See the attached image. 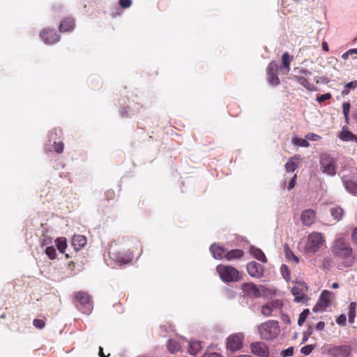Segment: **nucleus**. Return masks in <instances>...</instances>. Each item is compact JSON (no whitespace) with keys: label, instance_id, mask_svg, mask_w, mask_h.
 <instances>
[{"label":"nucleus","instance_id":"nucleus-10","mask_svg":"<svg viewBox=\"0 0 357 357\" xmlns=\"http://www.w3.org/2000/svg\"><path fill=\"white\" fill-rule=\"evenodd\" d=\"M251 352L258 357H269L268 347L262 342H255L250 344Z\"/></svg>","mask_w":357,"mask_h":357},{"label":"nucleus","instance_id":"nucleus-39","mask_svg":"<svg viewBox=\"0 0 357 357\" xmlns=\"http://www.w3.org/2000/svg\"><path fill=\"white\" fill-rule=\"evenodd\" d=\"M309 310L308 309H305L299 315V318H298V324L299 326H302L303 324V323L305 322L307 317L308 316L309 314Z\"/></svg>","mask_w":357,"mask_h":357},{"label":"nucleus","instance_id":"nucleus-40","mask_svg":"<svg viewBox=\"0 0 357 357\" xmlns=\"http://www.w3.org/2000/svg\"><path fill=\"white\" fill-rule=\"evenodd\" d=\"M343 114L347 121L349 119V114L350 110V104L347 102H344L342 104Z\"/></svg>","mask_w":357,"mask_h":357},{"label":"nucleus","instance_id":"nucleus-37","mask_svg":"<svg viewBox=\"0 0 357 357\" xmlns=\"http://www.w3.org/2000/svg\"><path fill=\"white\" fill-rule=\"evenodd\" d=\"M346 89L342 91V93L347 95L350 90H354L357 88V80L350 82L345 85Z\"/></svg>","mask_w":357,"mask_h":357},{"label":"nucleus","instance_id":"nucleus-20","mask_svg":"<svg viewBox=\"0 0 357 357\" xmlns=\"http://www.w3.org/2000/svg\"><path fill=\"white\" fill-rule=\"evenodd\" d=\"M242 289L243 293L246 295H250L254 296H259L260 291L257 286L253 283H245L242 285Z\"/></svg>","mask_w":357,"mask_h":357},{"label":"nucleus","instance_id":"nucleus-34","mask_svg":"<svg viewBox=\"0 0 357 357\" xmlns=\"http://www.w3.org/2000/svg\"><path fill=\"white\" fill-rule=\"evenodd\" d=\"M297 167L296 163L294 161V158H290L285 164V169L287 172H293Z\"/></svg>","mask_w":357,"mask_h":357},{"label":"nucleus","instance_id":"nucleus-38","mask_svg":"<svg viewBox=\"0 0 357 357\" xmlns=\"http://www.w3.org/2000/svg\"><path fill=\"white\" fill-rule=\"evenodd\" d=\"M45 254L50 259H54L56 257V252L53 245L47 246L45 248Z\"/></svg>","mask_w":357,"mask_h":357},{"label":"nucleus","instance_id":"nucleus-16","mask_svg":"<svg viewBox=\"0 0 357 357\" xmlns=\"http://www.w3.org/2000/svg\"><path fill=\"white\" fill-rule=\"evenodd\" d=\"M301 220L305 226L312 225L315 220V211L312 209H306L303 211Z\"/></svg>","mask_w":357,"mask_h":357},{"label":"nucleus","instance_id":"nucleus-56","mask_svg":"<svg viewBox=\"0 0 357 357\" xmlns=\"http://www.w3.org/2000/svg\"><path fill=\"white\" fill-rule=\"evenodd\" d=\"M322 48L326 52H328L329 50H328V44H327L326 42H323L322 43Z\"/></svg>","mask_w":357,"mask_h":357},{"label":"nucleus","instance_id":"nucleus-35","mask_svg":"<svg viewBox=\"0 0 357 357\" xmlns=\"http://www.w3.org/2000/svg\"><path fill=\"white\" fill-rule=\"evenodd\" d=\"M262 314H264L266 317L271 316L273 312V304L272 303H268L264 306L261 307V310Z\"/></svg>","mask_w":357,"mask_h":357},{"label":"nucleus","instance_id":"nucleus-31","mask_svg":"<svg viewBox=\"0 0 357 357\" xmlns=\"http://www.w3.org/2000/svg\"><path fill=\"white\" fill-rule=\"evenodd\" d=\"M331 213L334 219L340 220L343 215V210L340 207H335L331 209Z\"/></svg>","mask_w":357,"mask_h":357},{"label":"nucleus","instance_id":"nucleus-33","mask_svg":"<svg viewBox=\"0 0 357 357\" xmlns=\"http://www.w3.org/2000/svg\"><path fill=\"white\" fill-rule=\"evenodd\" d=\"M280 271L283 278L287 282H289L290 280V271L288 266L285 264H282L280 267Z\"/></svg>","mask_w":357,"mask_h":357},{"label":"nucleus","instance_id":"nucleus-53","mask_svg":"<svg viewBox=\"0 0 357 357\" xmlns=\"http://www.w3.org/2000/svg\"><path fill=\"white\" fill-rule=\"evenodd\" d=\"M202 357H222L221 355L218 353H208L205 354Z\"/></svg>","mask_w":357,"mask_h":357},{"label":"nucleus","instance_id":"nucleus-45","mask_svg":"<svg viewBox=\"0 0 357 357\" xmlns=\"http://www.w3.org/2000/svg\"><path fill=\"white\" fill-rule=\"evenodd\" d=\"M33 324L36 328L39 329H42L45 326V322L41 319H34Z\"/></svg>","mask_w":357,"mask_h":357},{"label":"nucleus","instance_id":"nucleus-50","mask_svg":"<svg viewBox=\"0 0 357 357\" xmlns=\"http://www.w3.org/2000/svg\"><path fill=\"white\" fill-rule=\"evenodd\" d=\"M336 322L340 326H344L345 324V322H346V317H345V315H344V314L340 315L337 318Z\"/></svg>","mask_w":357,"mask_h":357},{"label":"nucleus","instance_id":"nucleus-1","mask_svg":"<svg viewBox=\"0 0 357 357\" xmlns=\"http://www.w3.org/2000/svg\"><path fill=\"white\" fill-rule=\"evenodd\" d=\"M325 245V239L321 233L314 231L307 238L304 251L307 255H314Z\"/></svg>","mask_w":357,"mask_h":357},{"label":"nucleus","instance_id":"nucleus-23","mask_svg":"<svg viewBox=\"0 0 357 357\" xmlns=\"http://www.w3.org/2000/svg\"><path fill=\"white\" fill-rule=\"evenodd\" d=\"M343 185L346 190L352 195H357V181L342 178Z\"/></svg>","mask_w":357,"mask_h":357},{"label":"nucleus","instance_id":"nucleus-46","mask_svg":"<svg viewBox=\"0 0 357 357\" xmlns=\"http://www.w3.org/2000/svg\"><path fill=\"white\" fill-rule=\"evenodd\" d=\"M54 150L56 152H57L58 153H61L63 152L64 146L62 142L56 143L54 142Z\"/></svg>","mask_w":357,"mask_h":357},{"label":"nucleus","instance_id":"nucleus-32","mask_svg":"<svg viewBox=\"0 0 357 357\" xmlns=\"http://www.w3.org/2000/svg\"><path fill=\"white\" fill-rule=\"evenodd\" d=\"M284 251L286 257L288 261H294L296 264L298 263L299 259L298 257H296L288 247L285 248Z\"/></svg>","mask_w":357,"mask_h":357},{"label":"nucleus","instance_id":"nucleus-55","mask_svg":"<svg viewBox=\"0 0 357 357\" xmlns=\"http://www.w3.org/2000/svg\"><path fill=\"white\" fill-rule=\"evenodd\" d=\"M351 55V53H349V50L346 52L345 53H344L342 55V58L344 60L347 59L349 58V56Z\"/></svg>","mask_w":357,"mask_h":357},{"label":"nucleus","instance_id":"nucleus-57","mask_svg":"<svg viewBox=\"0 0 357 357\" xmlns=\"http://www.w3.org/2000/svg\"><path fill=\"white\" fill-rule=\"evenodd\" d=\"M98 354H99V356L100 357H106L105 356L104 353H103V349L101 347H99V353H98Z\"/></svg>","mask_w":357,"mask_h":357},{"label":"nucleus","instance_id":"nucleus-15","mask_svg":"<svg viewBox=\"0 0 357 357\" xmlns=\"http://www.w3.org/2000/svg\"><path fill=\"white\" fill-rule=\"evenodd\" d=\"M40 38L46 44H53L58 42L59 40V36L54 30L43 31L40 33Z\"/></svg>","mask_w":357,"mask_h":357},{"label":"nucleus","instance_id":"nucleus-25","mask_svg":"<svg viewBox=\"0 0 357 357\" xmlns=\"http://www.w3.org/2000/svg\"><path fill=\"white\" fill-rule=\"evenodd\" d=\"M188 345V352L191 355H196L202 348V345L199 341H190L186 342Z\"/></svg>","mask_w":357,"mask_h":357},{"label":"nucleus","instance_id":"nucleus-26","mask_svg":"<svg viewBox=\"0 0 357 357\" xmlns=\"http://www.w3.org/2000/svg\"><path fill=\"white\" fill-rule=\"evenodd\" d=\"M75 23L73 19L67 18L62 21L59 26V30L62 32L70 31L74 29Z\"/></svg>","mask_w":357,"mask_h":357},{"label":"nucleus","instance_id":"nucleus-24","mask_svg":"<svg viewBox=\"0 0 357 357\" xmlns=\"http://www.w3.org/2000/svg\"><path fill=\"white\" fill-rule=\"evenodd\" d=\"M292 59L293 58L287 52H284L282 55V62L283 65L282 70L284 71V75H287L290 70V63Z\"/></svg>","mask_w":357,"mask_h":357},{"label":"nucleus","instance_id":"nucleus-5","mask_svg":"<svg viewBox=\"0 0 357 357\" xmlns=\"http://www.w3.org/2000/svg\"><path fill=\"white\" fill-rule=\"evenodd\" d=\"M216 271L225 282H236L241 279L239 272L232 266L218 265Z\"/></svg>","mask_w":357,"mask_h":357},{"label":"nucleus","instance_id":"nucleus-12","mask_svg":"<svg viewBox=\"0 0 357 357\" xmlns=\"http://www.w3.org/2000/svg\"><path fill=\"white\" fill-rule=\"evenodd\" d=\"M331 294V293L328 290L322 291L317 303L313 307L314 312H321L326 310L330 303L329 296Z\"/></svg>","mask_w":357,"mask_h":357},{"label":"nucleus","instance_id":"nucleus-44","mask_svg":"<svg viewBox=\"0 0 357 357\" xmlns=\"http://www.w3.org/2000/svg\"><path fill=\"white\" fill-rule=\"evenodd\" d=\"M305 138L310 141H317L321 139V137L317 134L310 132L305 135Z\"/></svg>","mask_w":357,"mask_h":357},{"label":"nucleus","instance_id":"nucleus-54","mask_svg":"<svg viewBox=\"0 0 357 357\" xmlns=\"http://www.w3.org/2000/svg\"><path fill=\"white\" fill-rule=\"evenodd\" d=\"M324 322L323 321H319L317 325H316V328L318 330V331H321L324 329Z\"/></svg>","mask_w":357,"mask_h":357},{"label":"nucleus","instance_id":"nucleus-60","mask_svg":"<svg viewBox=\"0 0 357 357\" xmlns=\"http://www.w3.org/2000/svg\"><path fill=\"white\" fill-rule=\"evenodd\" d=\"M307 337H304L303 340V342H305V341H307Z\"/></svg>","mask_w":357,"mask_h":357},{"label":"nucleus","instance_id":"nucleus-42","mask_svg":"<svg viewBox=\"0 0 357 357\" xmlns=\"http://www.w3.org/2000/svg\"><path fill=\"white\" fill-rule=\"evenodd\" d=\"M314 349V347L311 344L305 345L301 349V352L304 355L310 354Z\"/></svg>","mask_w":357,"mask_h":357},{"label":"nucleus","instance_id":"nucleus-47","mask_svg":"<svg viewBox=\"0 0 357 357\" xmlns=\"http://www.w3.org/2000/svg\"><path fill=\"white\" fill-rule=\"evenodd\" d=\"M314 80L317 84H328L330 82L329 79L326 77H317L314 78Z\"/></svg>","mask_w":357,"mask_h":357},{"label":"nucleus","instance_id":"nucleus-21","mask_svg":"<svg viewBox=\"0 0 357 357\" xmlns=\"http://www.w3.org/2000/svg\"><path fill=\"white\" fill-rule=\"evenodd\" d=\"M112 258L120 264H126L132 261V256L130 254L115 252L112 254Z\"/></svg>","mask_w":357,"mask_h":357},{"label":"nucleus","instance_id":"nucleus-9","mask_svg":"<svg viewBox=\"0 0 357 357\" xmlns=\"http://www.w3.org/2000/svg\"><path fill=\"white\" fill-rule=\"evenodd\" d=\"M307 291V284L303 282H297L296 284L291 288V293L294 296L296 302L305 303L307 301L305 293Z\"/></svg>","mask_w":357,"mask_h":357},{"label":"nucleus","instance_id":"nucleus-11","mask_svg":"<svg viewBox=\"0 0 357 357\" xmlns=\"http://www.w3.org/2000/svg\"><path fill=\"white\" fill-rule=\"evenodd\" d=\"M278 70L279 66L275 61H272L269 63L267 68L268 81L273 86H278L280 83L278 76Z\"/></svg>","mask_w":357,"mask_h":357},{"label":"nucleus","instance_id":"nucleus-48","mask_svg":"<svg viewBox=\"0 0 357 357\" xmlns=\"http://www.w3.org/2000/svg\"><path fill=\"white\" fill-rule=\"evenodd\" d=\"M42 245L46 246V248L47 246L53 245L52 239L51 238L45 236L42 240Z\"/></svg>","mask_w":357,"mask_h":357},{"label":"nucleus","instance_id":"nucleus-17","mask_svg":"<svg viewBox=\"0 0 357 357\" xmlns=\"http://www.w3.org/2000/svg\"><path fill=\"white\" fill-rule=\"evenodd\" d=\"M328 352L333 357H347L350 354L347 346L333 347Z\"/></svg>","mask_w":357,"mask_h":357},{"label":"nucleus","instance_id":"nucleus-41","mask_svg":"<svg viewBox=\"0 0 357 357\" xmlns=\"http://www.w3.org/2000/svg\"><path fill=\"white\" fill-rule=\"evenodd\" d=\"M293 354H294V347H289L287 349L283 350L280 353V356L282 357H289V356H291L293 355Z\"/></svg>","mask_w":357,"mask_h":357},{"label":"nucleus","instance_id":"nucleus-49","mask_svg":"<svg viewBox=\"0 0 357 357\" xmlns=\"http://www.w3.org/2000/svg\"><path fill=\"white\" fill-rule=\"evenodd\" d=\"M119 4L122 8H126L131 6L132 0H119Z\"/></svg>","mask_w":357,"mask_h":357},{"label":"nucleus","instance_id":"nucleus-43","mask_svg":"<svg viewBox=\"0 0 357 357\" xmlns=\"http://www.w3.org/2000/svg\"><path fill=\"white\" fill-rule=\"evenodd\" d=\"M331 98V94L329 93H326L322 94L319 96H317V100L319 102H322L325 100L330 99Z\"/></svg>","mask_w":357,"mask_h":357},{"label":"nucleus","instance_id":"nucleus-58","mask_svg":"<svg viewBox=\"0 0 357 357\" xmlns=\"http://www.w3.org/2000/svg\"><path fill=\"white\" fill-rule=\"evenodd\" d=\"M333 289H337L339 287V284L337 282H333L331 285Z\"/></svg>","mask_w":357,"mask_h":357},{"label":"nucleus","instance_id":"nucleus-14","mask_svg":"<svg viewBox=\"0 0 357 357\" xmlns=\"http://www.w3.org/2000/svg\"><path fill=\"white\" fill-rule=\"evenodd\" d=\"M187 342L184 338L179 340L170 339L167 342V349L172 354H176L181 351L182 347Z\"/></svg>","mask_w":357,"mask_h":357},{"label":"nucleus","instance_id":"nucleus-3","mask_svg":"<svg viewBox=\"0 0 357 357\" xmlns=\"http://www.w3.org/2000/svg\"><path fill=\"white\" fill-rule=\"evenodd\" d=\"M258 330L261 337L266 340L275 339L280 332L278 322L273 320L261 324L259 326Z\"/></svg>","mask_w":357,"mask_h":357},{"label":"nucleus","instance_id":"nucleus-22","mask_svg":"<svg viewBox=\"0 0 357 357\" xmlns=\"http://www.w3.org/2000/svg\"><path fill=\"white\" fill-rule=\"evenodd\" d=\"M86 244V238L82 235H75L72 238V245L75 250H79Z\"/></svg>","mask_w":357,"mask_h":357},{"label":"nucleus","instance_id":"nucleus-28","mask_svg":"<svg viewBox=\"0 0 357 357\" xmlns=\"http://www.w3.org/2000/svg\"><path fill=\"white\" fill-rule=\"evenodd\" d=\"M244 255L243 250L239 249L227 251L226 259L228 261L241 258Z\"/></svg>","mask_w":357,"mask_h":357},{"label":"nucleus","instance_id":"nucleus-13","mask_svg":"<svg viewBox=\"0 0 357 357\" xmlns=\"http://www.w3.org/2000/svg\"><path fill=\"white\" fill-rule=\"evenodd\" d=\"M247 271L251 277L259 278L263 275L264 268L261 264L251 261L247 264Z\"/></svg>","mask_w":357,"mask_h":357},{"label":"nucleus","instance_id":"nucleus-59","mask_svg":"<svg viewBox=\"0 0 357 357\" xmlns=\"http://www.w3.org/2000/svg\"><path fill=\"white\" fill-rule=\"evenodd\" d=\"M349 53H351V54H357V48L350 49L349 50Z\"/></svg>","mask_w":357,"mask_h":357},{"label":"nucleus","instance_id":"nucleus-6","mask_svg":"<svg viewBox=\"0 0 357 357\" xmlns=\"http://www.w3.org/2000/svg\"><path fill=\"white\" fill-rule=\"evenodd\" d=\"M294 79L299 84L303 86L308 91H313L314 87L310 84L308 81V77L312 75L311 72L301 67L294 68Z\"/></svg>","mask_w":357,"mask_h":357},{"label":"nucleus","instance_id":"nucleus-29","mask_svg":"<svg viewBox=\"0 0 357 357\" xmlns=\"http://www.w3.org/2000/svg\"><path fill=\"white\" fill-rule=\"evenodd\" d=\"M291 142L293 144L301 147H308L310 146V144L306 138H299L296 135H294L292 137Z\"/></svg>","mask_w":357,"mask_h":357},{"label":"nucleus","instance_id":"nucleus-7","mask_svg":"<svg viewBox=\"0 0 357 357\" xmlns=\"http://www.w3.org/2000/svg\"><path fill=\"white\" fill-rule=\"evenodd\" d=\"M336 161L334 158L329 155H324L320 162L321 172L328 176H333L336 174Z\"/></svg>","mask_w":357,"mask_h":357},{"label":"nucleus","instance_id":"nucleus-30","mask_svg":"<svg viewBox=\"0 0 357 357\" xmlns=\"http://www.w3.org/2000/svg\"><path fill=\"white\" fill-rule=\"evenodd\" d=\"M55 244L56 245L58 250L60 252L63 253L67 247V243H66V238H64V237L57 238L55 240Z\"/></svg>","mask_w":357,"mask_h":357},{"label":"nucleus","instance_id":"nucleus-27","mask_svg":"<svg viewBox=\"0 0 357 357\" xmlns=\"http://www.w3.org/2000/svg\"><path fill=\"white\" fill-rule=\"evenodd\" d=\"M250 254L258 261L266 263L267 261L264 253L260 250L255 247H251L250 250Z\"/></svg>","mask_w":357,"mask_h":357},{"label":"nucleus","instance_id":"nucleus-36","mask_svg":"<svg viewBox=\"0 0 357 357\" xmlns=\"http://www.w3.org/2000/svg\"><path fill=\"white\" fill-rule=\"evenodd\" d=\"M356 307V303L355 302H352L349 305V321L353 322L354 321V318L356 316L355 310Z\"/></svg>","mask_w":357,"mask_h":357},{"label":"nucleus","instance_id":"nucleus-4","mask_svg":"<svg viewBox=\"0 0 357 357\" xmlns=\"http://www.w3.org/2000/svg\"><path fill=\"white\" fill-rule=\"evenodd\" d=\"M77 309L82 313L89 314L93 310V301L91 296L84 291H77L75 294V300Z\"/></svg>","mask_w":357,"mask_h":357},{"label":"nucleus","instance_id":"nucleus-52","mask_svg":"<svg viewBox=\"0 0 357 357\" xmlns=\"http://www.w3.org/2000/svg\"><path fill=\"white\" fill-rule=\"evenodd\" d=\"M351 239L354 243L357 244V227L355 228L352 232Z\"/></svg>","mask_w":357,"mask_h":357},{"label":"nucleus","instance_id":"nucleus-2","mask_svg":"<svg viewBox=\"0 0 357 357\" xmlns=\"http://www.w3.org/2000/svg\"><path fill=\"white\" fill-rule=\"evenodd\" d=\"M333 250L337 255L346 259V266H349L351 265L354 257L352 256V250L349 247L347 242L342 237L336 239L334 243Z\"/></svg>","mask_w":357,"mask_h":357},{"label":"nucleus","instance_id":"nucleus-19","mask_svg":"<svg viewBox=\"0 0 357 357\" xmlns=\"http://www.w3.org/2000/svg\"><path fill=\"white\" fill-rule=\"evenodd\" d=\"M339 137L344 142H356L357 143V136L350 132L346 126L342 127Z\"/></svg>","mask_w":357,"mask_h":357},{"label":"nucleus","instance_id":"nucleus-8","mask_svg":"<svg viewBox=\"0 0 357 357\" xmlns=\"http://www.w3.org/2000/svg\"><path fill=\"white\" fill-rule=\"evenodd\" d=\"M244 335L242 333H234L229 335L227 340V348L231 351L240 350L243 347Z\"/></svg>","mask_w":357,"mask_h":357},{"label":"nucleus","instance_id":"nucleus-18","mask_svg":"<svg viewBox=\"0 0 357 357\" xmlns=\"http://www.w3.org/2000/svg\"><path fill=\"white\" fill-rule=\"evenodd\" d=\"M210 250L213 255V257L216 259H221L226 258L227 251L225 248L216 244L211 245Z\"/></svg>","mask_w":357,"mask_h":357},{"label":"nucleus","instance_id":"nucleus-51","mask_svg":"<svg viewBox=\"0 0 357 357\" xmlns=\"http://www.w3.org/2000/svg\"><path fill=\"white\" fill-rule=\"evenodd\" d=\"M296 175H294L289 183L288 189L289 190L293 189L296 185Z\"/></svg>","mask_w":357,"mask_h":357}]
</instances>
